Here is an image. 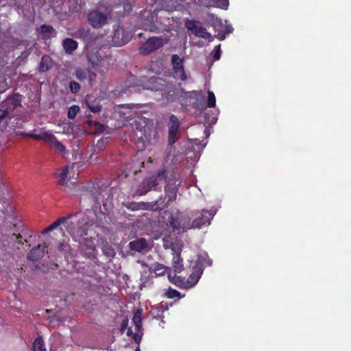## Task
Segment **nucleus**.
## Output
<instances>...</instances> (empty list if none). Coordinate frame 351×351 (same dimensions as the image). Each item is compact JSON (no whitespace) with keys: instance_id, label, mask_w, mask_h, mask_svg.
Returning <instances> with one entry per match:
<instances>
[{"instance_id":"obj_1","label":"nucleus","mask_w":351,"mask_h":351,"mask_svg":"<svg viewBox=\"0 0 351 351\" xmlns=\"http://www.w3.org/2000/svg\"><path fill=\"white\" fill-rule=\"evenodd\" d=\"M110 189L108 181L100 180L96 182L95 191V214L99 226H104L108 222L109 216Z\"/></svg>"},{"instance_id":"obj_2","label":"nucleus","mask_w":351,"mask_h":351,"mask_svg":"<svg viewBox=\"0 0 351 351\" xmlns=\"http://www.w3.org/2000/svg\"><path fill=\"white\" fill-rule=\"evenodd\" d=\"M128 318L126 316L117 315L113 320V325L112 326L113 328L112 329V332L114 334L122 335L127 329V336L132 337L135 343L140 344L143 337L142 330H141V332L136 331V332H133L131 328H128Z\"/></svg>"},{"instance_id":"obj_3","label":"nucleus","mask_w":351,"mask_h":351,"mask_svg":"<svg viewBox=\"0 0 351 351\" xmlns=\"http://www.w3.org/2000/svg\"><path fill=\"white\" fill-rule=\"evenodd\" d=\"M93 224V220L88 216H83L78 220L73 221V219L66 221V230L72 237H83L87 235L88 230Z\"/></svg>"},{"instance_id":"obj_4","label":"nucleus","mask_w":351,"mask_h":351,"mask_svg":"<svg viewBox=\"0 0 351 351\" xmlns=\"http://www.w3.org/2000/svg\"><path fill=\"white\" fill-rule=\"evenodd\" d=\"M96 183L88 184L83 187V191L80 194L79 199L80 208L82 210H89L92 208L95 211V191Z\"/></svg>"},{"instance_id":"obj_5","label":"nucleus","mask_w":351,"mask_h":351,"mask_svg":"<svg viewBox=\"0 0 351 351\" xmlns=\"http://www.w3.org/2000/svg\"><path fill=\"white\" fill-rule=\"evenodd\" d=\"M22 95L14 93L0 103V117L3 119L8 117L16 108L21 106Z\"/></svg>"},{"instance_id":"obj_6","label":"nucleus","mask_w":351,"mask_h":351,"mask_svg":"<svg viewBox=\"0 0 351 351\" xmlns=\"http://www.w3.org/2000/svg\"><path fill=\"white\" fill-rule=\"evenodd\" d=\"M132 38L130 32H127L119 24L113 25V35L111 36V46L120 47L128 43Z\"/></svg>"},{"instance_id":"obj_7","label":"nucleus","mask_w":351,"mask_h":351,"mask_svg":"<svg viewBox=\"0 0 351 351\" xmlns=\"http://www.w3.org/2000/svg\"><path fill=\"white\" fill-rule=\"evenodd\" d=\"M185 27L195 36L208 40L209 42L212 40V35L200 25L199 21L187 19L185 21Z\"/></svg>"},{"instance_id":"obj_8","label":"nucleus","mask_w":351,"mask_h":351,"mask_svg":"<svg viewBox=\"0 0 351 351\" xmlns=\"http://www.w3.org/2000/svg\"><path fill=\"white\" fill-rule=\"evenodd\" d=\"M165 183V192L166 195L168 197L167 203L169 204L170 202L176 200L178 189V186L181 185L182 182L177 179L175 172L171 171L170 177L167 180Z\"/></svg>"},{"instance_id":"obj_9","label":"nucleus","mask_w":351,"mask_h":351,"mask_svg":"<svg viewBox=\"0 0 351 351\" xmlns=\"http://www.w3.org/2000/svg\"><path fill=\"white\" fill-rule=\"evenodd\" d=\"M164 45L165 42L162 38L153 36L143 43L139 48V53L142 55H149Z\"/></svg>"},{"instance_id":"obj_10","label":"nucleus","mask_w":351,"mask_h":351,"mask_svg":"<svg viewBox=\"0 0 351 351\" xmlns=\"http://www.w3.org/2000/svg\"><path fill=\"white\" fill-rule=\"evenodd\" d=\"M171 64L173 66V77L176 80L185 81L187 78L184 69V61L178 54L171 56Z\"/></svg>"},{"instance_id":"obj_11","label":"nucleus","mask_w":351,"mask_h":351,"mask_svg":"<svg viewBox=\"0 0 351 351\" xmlns=\"http://www.w3.org/2000/svg\"><path fill=\"white\" fill-rule=\"evenodd\" d=\"M144 82L143 89L150 90L152 91H160L163 92L166 90L167 84L165 81L158 77H151L146 81L141 80Z\"/></svg>"},{"instance_id":"obj_12","label":"nucleus","mask_w":351,"mask_h":351,"mask_svg":"<svg viewBox=\"0 0 351 351\" xmlns=\"http://www.w3.org/2000/svg\"><path fill=\"white\" fill-rule=\"evenodd\" d=\"M214 213L211 210H203L200 216L196 217L191 223L189 228H199L206 223H210Z\"/></svg>"},{"instance_id":"obj_13","label":"nucleus","mask_w":351,"mask_h":351,"mask_svg":"<svg viewBox=\"0 0 351 351\" xmlns=\"http://www.w3.org/2000/svg\"><path fill=\"white\" fill-rule=\"evenodd\" d=\"M88 19L90 25L95 28L101 27L107 22V16L97 11L90 12Z\"/></svg>"},{"instance_id":"obj_14","label":"nucleus","mask_w":351,"mask_h":351,"mask_svg":"<svg viewBox=\"0 0 351 351\" xmlns=\"http://www.w3.org/2000/svg\"><path fill=\"white\" fill-rule=\"evenodd\" d=\"M135 80L136 77L131 75L130 78L124 82L123 85L121 84L117 86L114 90H111V95H112L113 97H118L126 93L128 90L134 88L136 87L134 84Z\"/></svg>"},{"instance_id":"obj_15","label":"nucleus","mask_w":351,"mask_h":351,"mask_svg":"<svg viewBox=\"0 0 351 351\" xmlns=\"http://www.w3.org/2000/svg\"><path fill=\"white\" fill-rule=\"evenodd\" d=\"M47 245L45 243L43 245L39 244L36 247H33L27 254V258L31 261H37L43 257L45 253V248Z\"/></svg>"},{"instance_id":"obj_16","label":"nucleus","mask_w":351,"mask_h":351,"mask_svg":"<svg viewBox=\"0 0 351 351\" xmlns=\"http://www.w3.org/2000/svg\"><path fill=\"white\" fill-rule=\"evenodd\" d=\"M123 107H117L114 108V111L111 114V120L115 119L117 123H114L115 128L121 127L125 125V123L128 118L126 114L122 110Z\"/></svg>"},{"instance_id":"obj_17","label":"nucleus","mask_w":351,"mask_h":351,"mask_svg":"<svg viewBox=\"0 0 351 351\" xmlns=\"http://www.w3.org/2000/svg\"><path fill=\"white\" fill-rule=\"evenodd\" d=\"M156 186H157L156 183V179L149 177L143 180L142 183L140 184L137 190V193L140 195H143Z\"/></svg>"},{"instance_id":"obj_18","label":"nucleus","mask_w":351,"mask_h":351,"mask_svg":"<svg viewBox=\"0 0 351 351\" xmlns=\"http://www.w3.org/2000/svg\"><path fill=\"white\" fill-rule=\"evenodd\" d=\"M76 215H77V213L76 214H71L65 217L58 218L56 221H54L51 225H49L48 227H47L45 229H44L42 232V234H45L48 233L49 232L58 228L61 223H64L65 227L66 228V221H68V220H69V219H73L76 216Z\"/></svg>"},{"instance_id":"obj_19","label":"nucleus","mask_w":351,"mask_h":351,"mask_svg":"<svg viewBox=\"0 0 351 351\" xmlns=\"http://www.w3.org/2000/svg\"><path fill=\"white\" fill-rule=\"evenodd\" d=\"M21 234L16 235V234H12L11 235H7L2 234L0 238L2 248L7 251L10 248V242H15L16 240L21 239Z\"/></svg>"},{"instance_id":"obj_20","label":"nucleus","mask_w":351,"mask_h":351,"mask_svg":"<svg viewBox=\"0 0 351 351\" xmlns=\"http://www.w3.org/2000/svg\"><path fill=\"white\" fill-rule=\"evenodd\" d=\"M87 123L90 128V133L94 135H99L105 130V125L96 121L88 120Z\"/></svg>"},{"instance_id":"obj_21","label":"nucleus","mask_w":351,"mask_h":351,"mask_svg":"<svg viewBox=\"0 0 351 351\" xmlns=\"http://www.w3.org/2000/svg\"><path fill=\"white\" fill-rule=\"evenodd\" d=\"M172 266L175 273H180L184 269L183 260L180 256V252H176L172 259Z\"/></svg>"},{"instance_id":"obj_22","label":"nucleus","mask_w":351,"mask_h":351,"mask_svg":"<svg viewBox=\"0 0 351 351\" xmlns=\"http://www.w3.org/2000/svg\"><path fill=\"white\" fill-rule=\"evenodd\" d=\"M77 43L72 38H65L62 41V47L67 54H71L77 48Z\"/></svg>"},{"instance_id":"obj_23","label":"nucleus","mask_w":351,"mask_h":351,"mask_svg":"<svg viewBox=\"0 0 351 351\" xmlns=\"http://www.w3.org/2000/svg\"><path fill=\"white\" fill-rule=\"evenodd\" d=\"M40 34H42L43 39L48 40L54 36L56 32L51 25H42L40 26Z\"/></svg>"},{"instance_id":"obj_24","label":"nucleus","mask_w":351,"mask_h":351,"mask_svg":"<svg viewBox=\"0 0 351 351\" xmlns=\"http://www.w3.org/2000/svg\"><path fill=\"white\" fill-rule=\"evenodd\" d=\"M171 171L164 168L158 171L156 175L151 176L152 178L156 179V186L160 184V182L167 180L170 177Z\"/></svg>"},{"instance_id":"obj_25","label":"nucleus","mask_w":351,"mask_h":351,"mask_svg":"<svg viewBox=\"0 0 351 351\" xmlns=\"http://www.w3.org/2000/svg\"><path fill=\"white\" fill-rule=\"evenodd\" d=\"M129 245L132 250L140 252L147 247V243L145 239H140L130 242Z\"/></svg>"},{"instance_id":"obj_26","label":"nucleus","mask_w":351,"mask_h":351,"mask_svg":"<svg viewBox=\"0 0 351 351\" xmlns=\"http://www.w3.org/2000/svg\"><path fill=\"white\" fill-rule=\"evenodd\" d=\"M142 313L143 310L141 308L137 309V311L134 313L132 317V322L135 325V329L138 332H141L143 330L142 326Z\"/></svg>"},{"instance_id":"obj_27","label":"nucleus","mask_w":351,"mask_h":351,"mask_svg":"<svg viewBox=\"0 0 351 351\" xmlns=\"http://www.w3.org/2000/svg\"><path fill=\"white\" fill-rule=\"evenodd\" d=\"M169 278L171 282L176 285L177 287L182 289H189L187 280H185L184 278H181L180 276H178L176 274L171 278V274H168Z\"/></svg>"},{"instance_id":"obj_28","label":"nucleus","mask_w":351,"mask_h":351,"mask_svg":"<svg viewBox=\"0 0 351 351\" xmlns=\"http://www.w3.org/2000/svg\"><path fill=\"white\" fill-rule=\"evenodd\" d=\"M80 246L82 250L88 255H93L95 250V247L93 245L92 241L86 239H82V241H80Z\"/></svg>"},{"instance_id":"obj_29","label":"nucleus","mask_w":351,"mask_h":351,"mask_svg":"<svg viewBox=\"0 0 351 351\" xmlns=\"http://www.w3.org/2000/svg\"><path fill=\"white\" fill-rule=\"evenodd\" d=\"M75 36L78 38L83 39L85 42H88L91 40L89 29L85 27H80L75 32Z\"/></svg>"},{"instance_id":"obj_30","label":"nucleus","mask_w":351,"mask_h":351,"mask_svg":"<svg viewBox=\"0 0 351 351\" xmlns=\"http://www.w3.org/2000/svg\"><path fill=\"white\" fill-rule=\"evenodd\" d=\"M166 270H167V267L165 265L158 263L153 265L149 268V271L151 272H154L156 276L165 274V273L166 272Z\"/></svg>"},{"instance_id":"obj_31","label":"nucleus","mask_w":351,"mask_h":351,"mask_svg":"<svg viewBox=\"0 0 351 351\" xmlns=\"http://www.w3.org/2000/svg\"><path fill=\"white\" fill-rule=\"evenodd\" d=\"M169 225L173 231L180 230L181 229L180 221L178 217L171 215L168 219Z\"/></svg>"},{"instance_id":"obj_32","label":"nucleus","mask_w":351,"mask_h":351,"mask_svg":"<svg viewBox=\"0 0 351 351\" xmlns=\"http://www.w3.org/2000/svg\"><path fill=\"white\" fill-rule=\"evenodd\" d=\"M180 127V123L178 119L174 114H171L168 125L169 130H179Z\"/></svg>"},{"instance_id":"obj_33","label":"nucleus","mask_w":351,"mask_h":351,"mask_svg":"<svg viewBox=\"0 0 351 351\" xmlns=\"http://www.w3.org/2000/svg\"><path fill=\"white\" fill-rule=\"evenodd\" d=\"M44 346L45 343L43 337L38 336L33 343V351H46Z\"/></svg>"},{"instance_id":"obj_34","label":"nucleus","mask_w":351,"mask_h":351,"mask_svg":"<svg viewBox=\"0 0 351 351\" xmlns=\"http://www.w3.org/2000/svg\"><path fill=\"white\" fill-rule=\"evenodd\" d=\"M178 131L179 130H169L168 134V144L171 146L174 145L176 142L178 140Z\"/></svg>"},{"instance_id":"obj_35","label":"nucleus","mask_w":351,"mask_h":351,"mask_svg":"<svg viewBox=\"0 0 351 351\" xmlns=\"http://www.w3.org/2000/svg\"><path fill=\"white\" fill-rule=\"evenodd\" d=\"M49 58L43 56L41 58L40 66H39V71L40 72H45L48 71L50 69V66L49 65Z\"/></svg>"},{"instance_id":"obj_36","label":"nucleus","mask_w":351,"mask_h":351,"mask_svg":"<svg viewBox=\"0 0 351 351\" xmlns=\"http://www.w3.org/2000/svg\"><path fill=\"white\" fill-rule=\"evenodd\" d=\"M200 276L197 274H194L193 273L191 274L189 277L188 278L187 282H189L188 287L191 288L195 286L199 281Z\"/></svg>"},{"instance_id":"obj_37","label":"nucleus","mask_w":351,"mask_h":351,"mask_svg":"<svg viewBox=\"0 0 351 351\" xmlns=\"http://www.w3.org/2000/svg\"><path fill=\"white\" fill-rule=\"evenodd\" d=\"M216 99L215 94L213 91H208V99H207V107L213 108L215 106Z\"/></svg>"},{"instance_id":"obj_38","label":"nucleus","mask_w":351,"mask_h":351,"mask_svg":"<svg viewBox=\"0 0 351 351\" xmlns=\"http://www.w3.org/2000/svg\"><path fill=\"white\" fill-rule=\"evenodd\" d=\"M232 30H233V28L231 26H226V27H225V29L223 31L220 32L217 34V38L219 40H223L225 39L226 36L227 34L232 33Z\"/></svg>"},{"instance_id":"obj_39","label":"nucleus","mask_w":351,"mask_h":351,"mask_svg":"<svg viewBox=\"0 0 351 351\" xmlns=\"http://www.w3.org/2000/svg\"><path fill=\"white\" fill-rule=\"evenodd\" d=\"M80 108L79 106L76 105H73L71 106L67 112V116L69 119H74L77 114V113L79 112Z\"/></svg>"},{"instance_id":"obj_40","label":"nucleus","mask_w":351,"mask_h":351,"mask_svg":"<svg viewBox=\"0 0 351 351\" xmlns=\"http://www.w3.org/2000/svg\"><path fill=\"white\" fill-rule=\"evenodd\" d=\"M154 282L149 276L142 278L141 283L140 285V289L150 287L153 285Z\"/></svg>"},{"instance_id":"obj_41","label":"nucleus","mask_w":351,"mask_h":351,"mask_svg":"<svg viewBox=\"0 0 351 351\" xmlns=\"http://www.w3.org/2000/svg\"><path fill=\"white\" fill-rule=\"evenodd\" d=\"M165 295L168 298H180V293L176 289L169 288L166 292Z\"/></svg>"},{"instance_id":"obj_42","label":"nucleus","mask_w":351,"mask_h":351,"mask_svg":"<svg viewBox=\"0 0 351 351\" xmlns=\"http://www.w3.org/2000/svg\"><path fill=\"white\" fill-rule=\"evenodd\" d=\"M56 139V138L53 134L46 132H43V140L47 141L51 145L53 144V143L55 141Z\"/></svg>"},{"instance_id":"obj_43","label":"nucleus","mask_w":351,"mask_h":351,"mask_svg":"<svg viewBox=\"0 0 351 351\" xmlns=\"http://www.w3.org/2000/svg\"><path fill=\"white\" fill-rule=\"evenodd\" d=\"M204 269L202 267V265L198 263H196L192 270V273L194 274H197V276H202L203 273Z\"/></svg>"},{"instance_id":"obj_44","label":"nucleus","mask_w":351,"mask_h":351,"mask_svg":"<svg viewBox=\"0 0 351 351\" xmlns=\"http://www.w3.org/2000/svg\"><path fill=\"white\" fill-rule=\"evenodd\" d=\"M87 107L93 112H99L101 110V106L98 104H95L93 103H90L86 101Z\"/></svg>"},{"instance_id":"obj_45","label":"nucleus","mask_w":351,"mask_h":351,"mask_svg":"<svg viewBox=\"0 0 351 351\" xmlns=\"http://www.w3.org/2000/svg\"><path fill=\"white\" fill-rule=\"evenodd\" d=\"M69 88L73 93H77L80 89V85L79 83L72 81L70 82Z\"/></svg>"},{"instance_id":"obj_46","label":"nucleus","mask_w":351,"mask_h":351,"mask_svg":"<svg viewBox=\"0 0 351 351\" xmlns=\"http://www.w3.org/2000/svg\"><path fill=\"white\" fill-rule=\"evenodd\" d=\"M213 59L215 60H219L220 57H221V45H218L217 46L215 47L214 49H213Z\"/></svg>"},{"instance_id":"obj_47","label":"nucleus","mask_w":351,"mask_h":351,"mask_svg":"<svg viewBox=\"0 0 351 351\" xmlns=\"http://www.w3.org/2000/svg\"><path fill=\"white\" fill-rule=\"evenodd\" d=\"M52 145H53L58 150H59L62 153H64L66 151L65 146L59 141H58L57 138L53 143Z\"/></svg>"},{"instance_id":"obj_48","label":"nucleus","mask_w":351,"mask_h":351,"mask_svg":"<svg viewBox=\"0 0 351 351\" xmlns=\"http://www.w3.org/2000/svg\"><path fill=\"white\" fill-rule=\"evenodd\" d=\"M109 139L108 137L101 139L97 144V147L99 150H102L106 144L108 143Z\"/></svg>"},{"instance_id":"obj_49","label":"nucleus","mask_w":351,"mask_h":351,"mask_svg":"<svg viewBox=\"0 0 351 351\" xmlns=\"http://www.w3.org/2000/svg\"><path fill=\"white\" fill-rule=\"evenodd\" d=\"M229 5L228 0H218L217 7L223 10H227Z\"/></svg>"},{"instance_id":"obj_50","label":"nucleus","mask_w":351,"mask_h":351,"mask_svg":"<svg viewBox=\"0 0 351 351\" xmlns=\"http://www.w3.org/2000/svg\"><path fill=\"white\" fill-rule=\"evenodd\" d=\"M75 76L78 80H82L86 78V73L83 70L78 69L75 72Z\"/></svg>"},{"instance_id":"obj_51","label":"nucleus","mask_w":351,"mask_h":351,"mask_svg":"<svg viewBox=\"0 0 351 351\" xmlns=\"http://www.w3.org/2000/svg\"><path fill=\"white\" fill-rule=\"evenodd\" d=\"M69 248L70 246L69 245V244L65 243H61L58 245V250L60 252H66L69 250Z\"/></svg>"},{"instance_id":"obj_52","label":"nucleus","mask_w":351,"mask_h":351,"mask_svg":"<svg viewBox=\"0 0 351 351\" xmlns=\"http://www.w3.org/2000/svg\"><path fill=\"white\" fill-rule=\"evenodd\" d=\"M29 137L36 139V140H43V133L36 134H31L28 135Z\"/></svg>"},{"instance_id":"obj_53","label":"nucleus","mask_w":351,"mask_h":351,"mask_svg":"<svg viewBox=\"0 0 351 351\" xmlns=\"http://www.w3.org/2000/svg\"><path fill=\"white\" fill-rule=\"evenodd\" d=\"M69 173V169H68V167L66 166L64 167L62 169V172L60 173V177L61 178H66L67 177V174Z\"/></svg>"},{"instance_id":"obj_54","label":"nucleus","mask_w":351,"mask_h":351,"mask_svg":"<svg viewBox=\"0 0 351 351\" xmlns=\"http://www.w3.org/2000/svg\"><path fill=\"white\" fill-rule=\"evenodd\" d=\"M59 184L65 186L67 185V182L66 181V178H61V179L58 182Z\"/></svg>"},{"instance_id":"obj_55","label":"nucleus","mask_w":351,"mask_h":351,"mask_svg":"<svg viewBox=\"0 0 351 351\" xmlns=\"http://www.w3.org/2000/svg\"><path fill=\"white\" fill-rule=\"evenodd\" d=\"M102 251L104 254H106L107 256H110V249L106 247H102Z\"/></svg>"},{"instance_id":"obj_56","label":"nucleus","mask_w":351,"mask_h":351,"mask_svg":"<svg viewBox=\"0 0 351 351\" xmlns=\"http://www.w3.org/2000/svg\"><path fill=\"white\" fill-rule=\"evenodd\" d=\"M193 106L195 108L197 109H202V108H204V106L203 105H199L197 103H194L193 104Z\"/></svg>"},{"instance_id":"obj_57","label":"nucleus","mask_w":351,"mask_h":351,"mask_svg":"<svg viewBox=\"0 0 351 351\" xmlns=\"http://www.w3.org/2000/svg\"><path fill=\"white\" fill-rule=\"evenodd\" d=\"M115 255V252L114 250L111 248V257L114 256Z\"/></svg>"},{"instance_id":"obj_58","label":"nucleus","mask_w":351,"mask_h":351,"mask_svg":"<svg viewBox=\"0 0 351 351\" xmlns=\"http://www.w3.org/2000/svg\"><path fill=\"white\" fill-rule=\"evenodd\" d=\"M135 351H141V349H140L139 346H138V347L135 349Z\"/></svg>"},{"instance_id":"obj_59","label":"nucleus","mask_w":351,"mask_h":351,"mask_svg":"<svg viewBox=\"0 0 351 351\" xmlns=\"http://www.w3.org/2000/svg\"><path fill=\"white\" fill-rule=\"evenodd\" d=\"M211 263H212V261H211V260H209V261H208V265H211Z\"/></svg>"},{"instance_id":"obj_60","label":"nucleus","mask_w":351,"mask_h":351,"mask_svg":"<svg viewBox=\"0 0 351 351\" xmlns=\"http://www.w3.org/2000/svg\"><path fill=\"white\" fill-rule=\"evenodd\" d=\"M51 310H49V309H47V310H46V313H51Z\"/></svg>"},{"instance_id":"obj_61","label":"nucleus","mask_w":351,"mask_h":351,"mask_svg":"<svg viewBox=\"0 0 351 351\" xmlns=\"http://www.w3.org/2000/svg\"><path fill=\"white\" fill-rule=\"evenodd\" d=\"M18 242H19V243H20V244H23L22 241H19Z\"/></svg>"},{"instance_id":"obj_62","label":"nucleus","mask_w":351,"mask_h":351,"mask_svg":"<svg viewBox=\"0 0 351 351\" xmlns=\"http://www.w3.org/2000/svg\"><path fill=\"white\" fill-rule=\"evenodd\" d=\"M2 119H3L0 117V123L1 122Z\"/></svg>"}]
</instances>
